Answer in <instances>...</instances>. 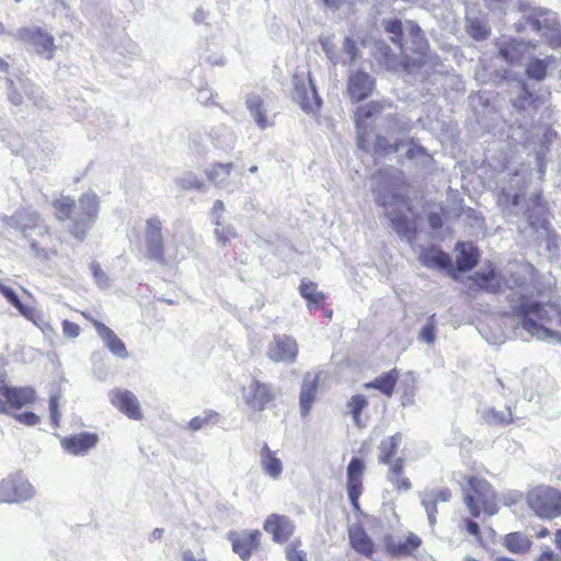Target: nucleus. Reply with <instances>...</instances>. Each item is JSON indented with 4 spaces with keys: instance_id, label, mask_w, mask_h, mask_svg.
I'll use <instances>...</instances> for the list:
<instances>
[{
    "instance_id": "1",
    "label": "nucleus",
    "mask_w": 561,
    "mask_h": 561,
    "mask_svg": "<svg viewBox=\"0 0 561 561\" xmlns=\"http://www.w3.org/2000/svg\"><path fill=\"white\" fill-rule=\"evenodd\" d=\"M373 56L389 70L412 72L427 64L428 44L425 37L375 38Z\"/></svg>"
},
{
    "instance_id": "2",
    "label": "nucleus",
    "mask_w": 561,
    "mask_h": 561,
    "mask_svg": "<svg viewBox=\"0 0 561 561\" xmlns=\"http://www.w3.org/2000/svg\"><path fill=\"white\" fill-rule=\"evenodd\" d=\"M506 300L510 305L508 316L516 318L525 331L535 336L552 335L546 324L551 322V312L557 309L554 304L535 300L528 294H510Z\"/></svg>"
},
{
    "instance_id": "3",
    "label": "nucleus",
    "mask_w": 561,
    "mask_h": 561,
    "mask_svg": "<svg viewBox=\"0 0 561 561\" xmlns=\"http://www.w3.org/2000/svg\"><path fill=\"white\" fill-rule=\"evenodd\" d=\"M79 213L73 217L77 209V202L70 196H60L51 203L55 218L58 221L71 219L69 232L78 240L82 241L99 214V197L94 193H84L79 199Z\"/></svg>"
},
{
    "instance_id": "4",
    "label": "nucleus",
    "mask_w": 561,
    "mask_h": 561,
    "mask_svg": "<svg viewBox=\"0 0 561 561\" xmlns=\"http://www.w3.org/2000/svg\"><path fill=\"white\" fill-rule=\"evenodd\" d=\"M463 503L473 518L482 514L493 516L499 512L497 494L493 485L479 476H467L465 478Z\"/></svg>"
},
{
    "instance_id": "5",
    "label": "nucleus",
    "mask_w": 561,
    "mask_h": 561,
    "mask_svg": "<svg viewBox=\"0 0 561 561\" xmlns=\"http://www.w3.org/2000/svg\"><path fill=\"white\" fill-rule=\"evenodd\" d=\"M526 504L536 516L553 519L561 516V491L550 485H537L526 493Z\"/></svg>"
},
{
    "instance_id": "6",
    "label": "nucleus",
    "mask_w": 561,
    "mask_h": 561,
    "mask_svg": "<svg viewBox=\"0 0 561 561\" xmlns=\"http://www.w3.org/2000/svg\"><path fill=\"white\" fill-rule=\"evenodd\" d=\"M36 392L33 387H14L10 385L5 373H0V414H10L33 404Z\"/></svg>"
},
{
    "instance_id": "7",
    "label": "nucleus",
    "mask_w": 561,
    "mask_h": 561,
    "mask_svg": "<svg viewBox=\"0 0 561 561\" xmlns=\"http://www.w3.org/2000/svg\"><path fill=\"white\" fill-rule=\"evenodd\" d=\"M387 104L383 101H370L358 106L354 112V123L357 131V146L368 151L370 148V138L374 131L370 119L380 115Z\"/></svg>"
},
{
    "instance_id": "8",
    "label": "nucleus",
    "mask_w": 561,
    "mask_h": 561,
    "mask_svg": "<svg viewBox=\"0 0 561 561\" xmlns=\"http://www.w3.org/2000/svg\"><path fill=\"white\" fill-rule=\"evenodd\" d=\"M517 33L535 32L541 35H561V23L557 13L545 8H534L526 16V22L515 23Z\"/></svg>"
},
{
    "instance_id": "9",
    "label": "nucleus",
    "mask_w": 561,
    "mask_h": 561,
    "mask_svg": "<svg viewBox=\"0 0 561 561\" xmlns=\"http://www.w3.org/2000/svg\"><path fill=\"white\" fill-rule=\"evenodd\" d=\"M383 551L391 559L415 558L423 545L422 538L415 533L402 535L388 534L382 539Z\"/></svg>"
},
{
    "instance_id": "10",
    "label": "nucleus",
    "mask_w": 561,
    "mask_h": 561,
    "mask_svg": "<svg viewBox=\"0 0 561 561\" xmlns=\"http://www.w3.org/2000/svg\"><path fill=\"white\" fill-rule=\"evenodd\" d=\"M243 401L248 409L253 413L275 407L276 394L272 386L252 378L248 388L242 389Z\"/></svg>"
},
{
    "instance_id": "11",
    "label": "nucleus",
    "mask_w": 561,
    "mask_h": 561,
    "mask_svg": "<svg viewBox=\"0 0 561 561\" xmlns=\"http://www.w3.org/2000/svg\"><path fill=\"white\" fill-rule=\"evenodd\" d=\"M34 488L22 474L15 473L0 481V503H20L34 495Z\"/></svg>"
},
{
    "instance_id": "12",
    "label": "nucleus",
    "mask_w": 561,
    "mask_h": 561,
    "mask_svg": "<svg viewBox=\"0 0 561 561\" xmlns=\"http://www.w3.org/2000/svg\"><path fill=\"white\" fill-rule=\"evenodd\" d=\"M366 463L362 458L353 457L346 468V491L354 512L360 510L359 497L364 492Z\"/></svg>"
},
{
    "instance_id": "13",
    "label": "nucleus",
    "mask_w": 561,
    "mask_h": 561,
    "mask_svg": "<svg viewBox=\"0 0 561 561\" xmlns=\"http://www.w3.org/2000/svg\"><path fill=\"white\" fill-rule=\"evenodd\" d=\"M145 242L147 256L160 264H165L162 222L159 218L153 217L146 221Z\"/></svg>"
},
{
    "instance_id": "14",
    "label": "nucleus",
    "mask_w": 561,
    "mask_h": 561,
    "mask_svg": "<svg viewBox=\"0 0 561 561\" xmlns=\"http://www.w3.org/2000/svg\"><path fill=\"white\" fill-rule=\"evenodd\" d=\"M298 351V343L293 336L277 334L268 344L267 357L275 363H295Z\"/></svg>"
},
{
    "instance_id": "15",
    "label": "nucleus",
    "mask_w": 561,
    "mask_h": 561,
    "mask_svg": "<svg viewBox=\"0 0 561 561\" xmlns=\"http://www.w3.org/2000/svg\"><path fill=\"white\" fill-rule=\"evenodd\" d=\"M262 534L259 529L242 533H230L229 540L232 551L239 556L242 561H249L253 553L259 550Z\"/></svg>"
},
{
    "instance_id": "16",
    "label": "nucleus",
    "mask_w": 561,
    "mask_h": 561,
    "mask_svg": "<svg viewBox=\"0 0 561 561\" xmlns=\"http://www.w3.org/2000/svg\"><path fill=\"white\" fill-rule=\"evenodd\" d=\"M375 88V79L365 71H354L347 78L346 93L353 103H359L368 99L373 94Z\"/></svg>"
},
{
    "instance_id": "17",
    "label": "nucleus",
    "mask_w": 561,
    "mask_h": 561,
    "mask_svg": "<svg viewBox=\"0 0 561 561\" xmlns=\"http://www.w3.org/2000/svg\"><path fill=\"white\" fill-rule=\"evenodd\" d=\"M108 399L111 404L128 419L136 421L142 419L140 403L131 391L116 388L108 393Z\"/></svg>"
},
{
    "instance_id": "18",
    "label": "nucleus",
    "mask_w": 561,
    "mask_h": 561,
    "mask_svg": "<svg viewBox=\"0 0 561 561\" xmlns=\"http://www.w3.org/2000/svg\"><path fill=\"white\" fill-rule=\"evenodd\" d=\"M80 314L87 319L96 330L100 337L103 340L106 347L116 356L125 358L127 357L128 353L126 350L125 344L123 341L114 333L112 329L106 327L104 323L100 322L99 320L94 319L89 312L87 311H79Z\"/></svg>"
},
{
    "instance_id": "19",
    "label": "nucleus",
    "mask_w": 561,
    "mask_h": 561,
    "mask_svg": "<svg viewBox=\"0 0 561 561\" xmlns=\"http://www.w3.org/2000/svg\"><path fill=\"white\" fill-rule=\"evenodd\" d=\"M263 528L278 543L286 542L295 531V525L288 516L275 513L267 516Z\"/></svg>"
},
{
    "instance_id": "20",
    "label": "nucleus",
    "mask_w": 561,
    "mask_h": 561,
    "mask_svg": "<svg viewBox=\"0 0 561 561\" xmlns=\"http://www.w3.org/2000/svg\"><path fill=\"white\" fill-rule=\"evenodd\" d=\"M376 32H386L392 35H419L421 28L411 20L402 22L398 18H381L374 22Z\"/></svg>"
},
{
    "instance_id": "21",
    "label": "nucleus",
    "mask_w": 561,
    "mask_h": 561,
    "mask_svg": "<svg viewBox=\"0 0 561 561\" xmlns=\"http://www.w3.org/2000/svg\"><path fill=\"white\" fill-rule=\"evenodd\" d=\"M98 442L99 436L95 433L82 432L64 437L61 439V446L69 454L82 455L93 448Z\"/></svg>"
},
{
    "instance_id": "22",
    "label": "nucleus",
    "mask_w": 561,
    "mask_h": 561,
    "mask_svg": "<svg viewBox=\"0 0 561 561\" xmlns=\"http://www.w3.org/2000/svg\"><path fill=\"white\" fill-rule=\"evenodd\" d=\"M456 267L459 272H468L478 265L479 249L471 242L459 241L455 245Z\"/></svg>"
},
{
    "instance_id": "23",
    "label": "nucleus",
    "mask_w": 561,
    "mask_h": 561,
    "mask_svg": "<svg viewBox=\"0 0 561 561\" xmlns=\"http://www.w3.org/2000/svg\"><path fill=\"white\" fill-rule=\"evenodd\" d=\"M419 261L427 268H451V259L449 254L435 245L423 247L419 254Z\"/></svg>"
},
{
    "instance_id": "24",
    "label": "nucleus",
    "mask_w": 561,
    "mask_h": 561,
    "mask_svg": "<svg viewBox=\"0 0 561 561\" xmlns=\"http://www.w3.org/2000/svg\"><path fill=\"white\" fill-rule=\"evenodd\" d=\"M530 203L534 208H538L540 210L539 214H536L535 211L528 209L527 210V220L529 226L534 230L543 229L549 230L550 228V221L547 218L548 213V204L543 198L542 192H537L533 194L530 197Z\"/></svg>"
},
{
    "instance_id": "25",
    "label": "nucleus",
    "mask_w": 561,
    "mask_h": 561,
    "mask_svg": "<svg viewBox=\"0 0 561 561\" xmlns=\"http://www.w3.org/2000/svg\"><path fill=\"white\" fill-rule=\"evenodd\" d=\"M470 280L477 290L499 294L503 289V280L493 267L485 272H476Z\"/></svg>"
},
{
    "instance_id": "26",
    "label": "nucleus",
    "mask_w": 561,
    "mask_h": 561,
    "mask_svg": "<svg viewBox=\"0 0 561 561\" xmlns=\"http://www.w3.org/2000/svg\"><path fill=\"white\" fill-rule=\"evenodd\" d=\"M319 387V376L307 374L304 378L299 396L300 413L304 417L308 416L317 398Z\"/></svg>"
},
{
    "instance_id": "27",
    "label": "nucleus",
    "mask_w": 561,
    "mask_h": 561,
    "mask_svg": "<svg viewBox=\"0 0 561 561\" xmlns=\"http://www.w3.org/2000/svg\"><path fill=\"white\" fill-rule=\"evenodd\" d=\"M390 219L392 228L396 230V232L407 239L409 243H413L416 240L419 229L415 218H409L408 216L400 214V215H387Z\"/></svg>"
},
{
    "instance_id": "28",
    "label": "nucleus",
    "mask_w": 561,
    "mask_h": 561,
    "mask_svg": "<svg viewBox=\"0 0 561 561\" xmlns=\"http://www.w3.org/2000/svg\"><path fill=\"white\" fill-rule=\"evenodd\" d=\"M399 378V369L392 368L389 371L379 375L374 380L365 383L364 387L366 389H376L379 392H381L385 397L391 398L394 393Z\"/></svg>"
},
{
    "instance_id": "29",
    "label": "nucleus",
    "mask_w": 561,
    "mask_h": 561,
    "mask_svg": "<svg viewBox=\"0 0 561 561\" xmlns=\"http://www.w3.org/2000/svg\"><path fill=\"white\" fill-rule=\"evenodd\" d=\"M295 91L297 102L305 112H316L320 108L321 100L311 80L308 87L304 83L296 84Z\"/></svg>"
},
{
    "instance_id": "30",
    "label": "nucleus",
    "mask_w": 561,
    "mask_h": 561,
    "mask_svg": "<svg viewBox=\"0 0 561 561\" xmlns=\"http://www.w3.org/2000/svg\"><path fill=\"white\" fill-rule=\"evenodd\" d=\"M9 101L14 105H21L25 100H28L33 105H39V98L36 94V89L30 81H21L16 85H12L8 93Z\"/></svg>"
},
{
    "instance_id": "31",
    "label": "nucleus",
    "mask_w": 561,
    "mask_h": 561,
    "mask_svg": "<svg viewBox=\"0 0 561 561\" xmlns=\"http://www.w3.org/2000/svg\"><path fill=\"white\" fill-rule=\"evenodd\" d=\"M404 459L399 457L389 466L388 481L394 486L398 492L409 491L412 483L408 477L403 474Z\"/></svg>"
},
{
    "instance_id": "32",
    "label": "nucleus",
    "mask_w": 561,
    "mask_h": 561,
    "mask_svg": "<svg viewBox=\"0 0 561 561\" xmlns=\"http://www.w3.org/2000/svg\"><path fill=\"white\" fill-rule=\"evenodd\" d=\"M350 542L353 549L363 556L371 557L375 551L373 540L362 527L350 530Z\"/></svg>"
},
{
    "instance_id": "33",
    "label": "nucleus",
    "mask_w": 561,
    "mask_h": 561,
    "mask_svg": "<svg viewBox=\"0 0 561 561\" xmlns=\"http://www.w3.org/2000/svg\"><path fill=\"white\" fill-rule=\"evenodd\" d=\"M261 466L266 474L273 479L280 477L283 471V465L276 454L271 450L267 444H264L261 448Z\"/></svg>"
},
{
    "instance_id": "34",
    "label": "nucleus",
    "mask_w": 561,
    "mask_h": 561,
    "mask_svg": "<svg viewBox=\"0 0 561 561\" xmlns=\"http://www.w3.org/2000/svg\"><path fill=\"white\" fill-rule=\"evenodd\" d=\"M401 433H396L380 442L378 456V460L380 463L390 466V463L394 461L392 460V458L398 453V448L401 444Z\"/></svg>"
},
{
    "instance_id": "35",
    "label": "nucleus",
    "mask_w": 561,
    "mask_h": 561,
    "mask_svg": "<svg viewBox=\"0 0 561 561\" xmlns=\"http://www.w3.org/2000/svg\"><path fill=\"white\" fill-rule=\"evenodd\" d=\"M317 284L310 280H302L299 285V294L307 301L309 308L324 306L325 295L319 291Z\"/></svg>"
},
{
    "instance_id": "36",
    "label": "nucleus",
    "mask_w": 561,
    "mask_h": 561,
    "mask_svg": "<svg viewBox=\"0 0 561 561\" xmlns=\"http://www.w3.org/2000/svg\"><path fill=\"white\" fill-rule=\"evenodd\" d=\"M247 107L253 116L256 125L264 129L273 124L266 115L264 101L260 95H251L247 99Z\"/></svg>"
},
{
    "instance_id": "37",
    "label": "nucleus",
    "mask_w": 561,
    "mask_h": 561,
    "mask_svg": "<svg viewBox=\"0 0 561 561\" xmlns=\"http://www.w3.org/2000/svg\"><path fill=\"white\" fill-rule=\"evenodd\" d=\"M0 294L27 320L35 321L36 311L33 307L22 304L15 291L0 283Z\"/></svg>"
},
{
    "instance_id": "38",
    "label": "nucleus",
    "mask_w": 561,
    "mask_h": 561,
    "mask_svg": "<svg viewBox=\"0 0 561 561\" xmlns=\"http://www.w3.org/2000/svg\"><path fill=\"white\" fill-rule=\"evenodd\" d=\"M503 545L508 551L514 553H525L531 548V541L518 531L505 535Z\"/></svg>"
},
{
    "instance_id": "39",
    "label": "nucleus",
    "mask_w": 561,
    "mask_h": 561,
    "mask_svg": "<svg viewBox=\"0 0 561 561\" xmlns=\"http://www.w3.org/2000/svg\"><path fill=\"white\" fill-rule=\"evenodd\" d=\"M552 62H554L552 56H548L545 59H531L526 68L527 77L536 81H542L547 77L548 66Z\"/></svg>"
},
{
    "instance_id": "40",
    "label": "nucleus",
    "mask_w": 561,
    "mask_h": 561,
    "mask_svg": "<svg viewBox=\"0 0 561 561\" xmlns=\"http://www.w3.org/2000/svg\"><path fill=\"white\" fill-rule=\"evenodd\" d=\"M525 48L526 44L524 42H516L515 39H512L506 46L500 49V55L508 64L513 65L523 59Z\"/></svg>"
},
{
    "instance_id": "41",
    "label": "nucleus",
    "mask_w": 561,
    "mask_h": 561,
    "mask_svg": "<svg viewBox=\"0 0 561 561\" xmlns=\"http://www.w3.org/2000/svg\"><path fill=\"white\" fill-rule=\"evenodd\" d=\"M368 407V401L364 394H354L347 401V409L352 414L354 423L358 427H363L364 424L360 420V413Z\"/></svg>"
},
{
    "instance_id": "42",
    "label": "nucleus",
    "mask_w": 561,
    "mask_h": 561,
    "mask_svg": "<svg viewBox=\"0 0 561 561\" xmlns=\"http://www.w3.org/2000/svg\"><path fill=\"white\" fill-rule=\"evenodd\" d=\"M467 32L469 35H489L490 28L485 21L472 13H467Z\"/></svg>"
},
{
    "instance_id": "43",
    "label": "nucleus",
    "mask_w": 561,
    "mask_h": 561,
    "mask_svg": "<svg viewBox=\"0 0 561 561\" xmlns=\"http://www.w3.org/2000/svg\"><path fill=\"white\" fill-rule=\"evenodd\" d=\"M400 147V141L390 142L387 137L382 135H377L374 151L376 154L385 156L398 152Z\"/></svg>"
},
{
    "instance_id": "44",
    "label": "nucleus",
    "mask_w": 561,
    "mask_h": 561,
    "mask_svg": "<svg viewBox=\"0 0 561 561\" xmlns=\"http://www.w3.org/2000/svg\"><path fill=\"white\" fill-rule=\"evenodd\" d=\"M232 169H233L232 162H227V163L217 162L211 165V168L207 172V176L210 181H214V182L222 181L227 176H229Z\"/></svg>"
},
{
    "instance_id": "45",
    "label": "nucleus",
    "mask_w": 561,
    "mask_h": 561,
    "mask_svg": "<svg viewBox=\"0 0 561 561\" xmlns=\"http://www.w3.org/2000/svg\"><path fill=\"white\" fill-rule=\"evenodd\" d=\"M215 237L218 243L226 245L237 237V232L232 226H222L218 224L217 228L215 229Z\"/></svg>"
},
{
    "instance_id": "46",
    "label": "nucleus",
    "mask_w": 561,
    "mask_h": 561,
    "mask_svg": "<svg viewBox=\"0 0 561 561\" xmlns=\"http://www.w3.org/2000/svg\"><path fill=\"white\" fill-rule=\"evenodd\" d=\"M420 339L427 344H434L436 339L435 314H432L427 319V323L422 328L420 332Z\"/></svg>"
},
{
    "instance_id": "47",
    "label": "nucleus",
    "mask_w": 561,
    "mask_h": 561,
    "mask_svg": "<svg viewBox=\"0 0 561 561\" xmlns=\"http://www.w3.org/2000/svg\"><path fill=\"white\" fill-rule=\"evenodd\" d=\"M35 50L47 59L51 58L55 50L54 37H42L35 43Z\"/></svg>"
},
{
    "instance_id": "48",
    "label": "nucleus",
    "mask_w": 561,
    "mask_h": 561,
    "mask_svg": "<svg viewBox=\"0 0 561 561\" xmlns=\"http://www.w3.org/2000/svg\"><path fill=\"white\" fill-rule=\"evenodd\" d=\"M300 541H294L286 547L287 561H307V553L300 549Z\"/></svg>"
},
{
    "instance_id": "49",
    "label": "nucleus",
    "mask_w": 561,
    "mask_h": 561,
    "mask_svg": "<svg viewBox=\"0 0 561 561\" xmlns=\"http://www.w3.org/2000/svg\"><path fill=\"white\" fill-rule=\"evenodd\" d=\"M217 419H218V414L217 413L208 412V413H206L203 416H195V417H193L190 421L188 426L193 431H198V430L205 427L206 425L210 424L211 422L216 421Z\"/></svg>"
},
{
    "instance_id": "50",
    "label": "nucleus",
    "mask_w": 561,
    "mask_h": 561,
    "mask_svg": "<svg viewBox=\"0 0 561 561\" xmlns=\"http://www.w3.org/2000/svg\"><path fill=\"white\" fill-rule=\"evenodd\" d=\"M537 102V99L534 96V94L528 90L526 84L523 85V91L520 96L518 98L516 102V106L519 108H526L529 105H534Z\"/></svg>"
},
{
    "instance_id": "51",
    "label": "nucleus",
    "mask_w": 561,
    "mask_h": 561,
    "mask_svg": "<svg viewBox=\"0 0 561 561\" xmlns=\"http://www.w3.org/2000/svg\"><path fill=\"white\" fill-rule=\"evenodd\" d=\"M422 505L424 506V508L427 513L430 523L432 525H434L436 522L437 503L434 502V500H432V497H428L426 494H424V496L422 499Z\"/></svg>"
},
{
    "instance_id": "52",
    "label": "nucleus",
    "mask_w": 561,
    "mask_h": 561,
    "mask_svg": "<svg viewBox=\"0 0 561 561\" xmlns=\"http://www.w3.org/2000/svg\"><path fill=\"white\" fill-rule=\"evenodd\" d=\"M424 494H426L428 497H432V500H434V502L437 504L439 502H448L451 499V491L448 488L427 491Z\"/></svg>"
},
{
    "instance_id": "53",
    "label": "nucleus",
    "mask_w": 561,
    "mask_h": 561,
    "mask_svg": "<svg viewBox=\"0 0 561 561\" xmlns=\"http://www.w3.org/2000/svg\"><path fill=\"white\" fill-rule=\"evenodd\" d=\"M49 412H50L51 423L55 426H58L60 413H59V398L57 396H51L49 398Z\"/></svg>"
},
{
    "instance_id": "54",
    "label": "nucleus",
    "mask_w": 561,
    "mask_h": 561,
    "mask_svg": "<svg viewBox=\"0 0 561 561\" xmlns=\"http://www.w3.org/2000/svg\"><path fill=\"white\" fill-rule=\"evenodd\" d=\"M61 327L64 335L71 339L79 336L81 331L80 327L77 323L71 322L69 320H64L61 322Z\"/></svg>"
},
{
    "instance_id": "55",
    "label": "nucleus",
    "mask_w": 561,
    "mask_h": 561,
    "mask_svg": "<svg viewBox=\"0 0 561 561\" xmlns=\"http://www.w3.org/2000/svg\"><path fill=\"white\" fill-rule=\"evenodd\" d=\"M14 417L19 422H21L25 425H30V426L36 425L37 423H39V417L33 412H24V413H20V414H14Z\"/></svg>"
},
{
    "instance_id": "56",
    "label": "nucleus",
    "mask_w": 561,
    "mask_h": 561,
    "mask_svg": "<svg viewBox=\"0 0 561 561\" xmlns=\"http://www.w3.org/2000/svg\"><path fill=\"white\" fill-rule=\"evenodd\" d=\"M462 527L467 530L468 534H470L471 536L476 537V538H481V530H480V526L477 522L470 519V518H465L462 520Z\"/></svg>"
},
{
    "instance_id": "57",
    "label": "nucleus",
    "mask_w": 561,
    "mask_h": 561,
    "mask_svg": "<svg viewBox=\"0 0 561 561\" xmlns=\"http://www.w3.org/2000/svg\"><path fill=\"white\" fill-rule=\"evenodd\" d=\"M344 49L350 56V60L354 61L356 59L357 53H356V43L352 37H345L344 41Z\"/></svg>"
},
{
    "instance_id": "58",
    "label": "nucleus",
    "mask_w": 561,
    "mask_h": 561,
    "mask_svg": "<svg viewBox=\"0 0 561 561\" xmlns=\"http://www.w3.org/2000/svg\"><path fill=\"white\" fill-rule=\"evenodd\" d=\"M430 226L437 230L443 227V218L438 213H431L427 217Z\"/></svg>"
},
{
    "instance_id": "59",
    "label": "nucleus",
    "mask_w": 561,
    "mask_h": 561,
    "mask_svg": "<svg viewBox=\"0 0 561 561\" xmlns=\"http://www.w3.org/2000/svg\"><path fill=\"white\" fill-rule=\"evenodd\" d=\"M537 561H560V559L550 548H547L539 554Z\"/></svg>"
},
{
    "instance_id": "60",
    "label": "nucleus",
    "mask_w": 561,
    "mask_h": 561,
    "mask_svg": "<svg viewBox=\"0 0 561 561\" xmlns=\"http://www.w3.org/2000/svg\"><path fill=\"white\" fill-rule=\"evenodd\" d=\"M425 154H426L425 149H424L423 147H421V146H416V145H415V146H413V147H411V148L407 151V153H405V156H407V158H408V159H414V158H416V157H421V156H425Z\"/></svg>"
},
{
    "instance_id": "61",
    "label": "nucleus",
    "mask_w": 561,
    "mask_h": 561,
    "mask_svg": "<svg viewBox=\"0 0 561 561\" xmlns=\"http://www.w3.org/2000/svg\"><path fill=\"white\" fill-rule=\"evenodd\" d=\"M510 0H483L488 9L492 11L502 10L503 5Z\"/></svg>"
},
{
    "instance_id": "62",
    "label": "nucleus",
    "mask_w": 561,
    "mask_h": 561,
    "mask_svg": "<svg viewBox=\"0 0 561 561\" xmlns=\"http://www.w3.org/2000/svg\"><path fill=\"white\" fill-rule=\"evenodd\" d=\"M502 195L505 197L506 203L510 204L511 206H518L520 204V195L519 194H514L511 196L503 191Z\"/></svg>"
},
{
    "instance_id": "63",
    "label": "nucleus",
    "mask_w": 561,
    "mask_h": 561,
    "mask_svg": "<svg viewBox=\"0 0 561 561\" xmlns=\"http://www.w3.org/2000/svg\"><path fill=\"white\" fill-rule=\"evenodd\" d=\"M517 10L522 13H525L526 15L524 19L526 20V16L534 10V8H530L529 3L519 1L517 4Z\"/></svg>"
},
{
    "instance_id": "64",
    "label": "nucleus",
    "mask_w": 561,
    "mask_h": 561,
    "mask_svg": "<svg viewBox=\"0 0 561 561\" xmlns=\"http://www.w3.org/2000/svg\"><path fill=\"white\" fill-rule=\"evenodd\" d=\"M183 561H205L204 559L196 558L191 550H186L182 554Z\"/></svg>"
}]
</instances>
